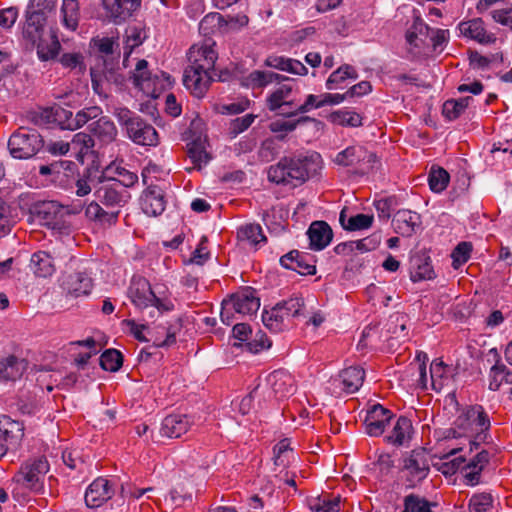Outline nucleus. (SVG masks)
I'll return each instance as SVG.
<instances>
[{"mask_svg":"<svg viewBox=\"0 0 512 512\" xmlns=\"http://www.w3.org/2000/svg\"><path fill=\"white\" fill-rule=\"evenodd\" d=\"M492 505V496L489 493L475 494L469 501L470 512H486Z\"/></svg>","mask_w":512,"mask_h":512,"instance_id":"obj_55","label":"nucleus"},{"mask_svg":"<svg viewBox=\"0 0 512 512\" xmlns=\"http://www.w3.org/2000/svg\"><path fill=\"white\" fill-rule=\"evenodd\" d=\"M49 463L45 457L28 459L23 462L12 482L32 492L43 490L44 477L49 471Z\"/></svg>","mask_w":512,"mask_h":512,"instance_id":"obj_4","label":"nucleus"},{"mask_svg":"<svg viewBox=\"0 0 512 512\" xmlns=\"http://www.w3.org/2000/svg\"><path fill=\"white\" fill-rule=\"evenodd\" d=\"M44 146V140L35 129L20 127L8 140V149L15 159H30Z\"/></svg>","mask_w":512,"mask_h":512,"instance_id":"obj_5","label":"nucleus"},{"mask_svg":"<svg viewBox=\"0 0 512 512\" xmlns=\"http://www.w3.org/2000/svg\"><path fill=\"white\" fill-rule=\"evenodd\" d=\"M50 38V43L45 42L43 37H41L39 42H35V44H32L33 46H36L37 55L39 59H41L42 61H48L50 59L55 58L61 48L60 42L56 35L51 34Z\"/></svg>","mask_w":512,"mask_h":512,"instance_id":"obj_42","label":"nucleus"},{"mask_svg":"<svg viewBox=\"0 0 512 512\" xmlns=\"http://www.w3.org/2000/svg\"><path fill=\"white\" fill-rule=\"evenodd\" d=\"M446 365L441 360H434L430 365L431 386L434 390H440L443 386L442 377L446 369Z\"/></svg>","mask_w":512,"mask_h":512,"instance_id":"obj_56","label":"nucleus"},{"mask_svg":"<svg viewBox=\"0 0 512 512\" xmlns=\"http://www.w3.org/2000/svg\"><path fill=\"white\" fill-rule=\"evenodd\" d=\"M142 211L149 216H157L163 213L166 207L163 190L157 185H149L142 193Z\"/></svg>","mask_w":512,"mask_h":512,"instance_id":"obj_17","label":"nucleus"},{"mask_svg":"<svg viewBox=\"0 0 512 512\" xmlns=\"http://www.w3.org/2000/svg\"><path fill=\"white\" fill-rule=\"evenodd\" d=\"M214 80L212 72L185 69L183 83L185 87L197 98H202Z\"/></svg>","mask_w":512,"mask_h":512,"instance_id":"obj_15","label":"nucleus"},{"mask_svg":"<svg viewBox=\"0 0 512 512\" xmlns=\"http://www.w3.org/2000/svg\"><path fill=\"white\" fill-rule=\"evenodd\" d=\"M61 13L63 25L70 30H76L79 22L78 0H63Z\"/></svg>","mask_w":512,"mask_h":512,"instance_id":"obj_40","label":"nucleus"},{"mask_svg":"<svg viewBox=\"0 0 512 512\" xmlns=\"http://www.w3.org/2000/svg\"><path fill=\"white\" fill-rule=\"evenodd\" d=\"M100 366L110 372L118 371L123 363L122 354L116 349H107L100 356Z\"/></svg>","mask_w":512,"mask_h":512,"instance_id":"obj_46","label":"nucleus"},{"mask_svg":"<svg viewBox=\"0 0 512 512\" xmlns=\"http://www.w3.org/2000/svg\"><path fill=\"white\" fill-rule=\"evenodd\" d=\"M334 163L343 167H354L360 174L373 169L376 155L361 145H352L336 154Z\"/></svg>","mask_w":512,"mask_h":512,"instance_id":"obj_7","label":"nucleus"},{"mask_svg":"<svg viewBox=\"0 0 512 512\" xmlns=\"http://www.w3.org/2000/svg\"><path fill=\"white\" fill-rule=\"evenodd\" d=\"M95 196L100 203L107 207H121L124 206L130 199V194L122 185L116 181L115 178L102 182L96 188Z\"/></svg>","mask_w":512,"mask_h":512,"instance_id":"obj_9","label":"nucleus"},{"mask_svg":"<svg viewBox=\"0 0 512 512\" xmlns=\"http://www.w3.org/2000/svg\"><path fill=\"white\" fill-rule=\"evenodd\" d=\"M46 25L45 18L39 16L35 12L25 11V23L23 26V37L31 44L39 42L41 37L44 35V29Z\"/></svg>","mask_w":512,"mask_h":512,"instance_id":"obj_27","label":"nucleus"},{"mask_svg":"<svg viewBox=\"0 0 512 512\" xmlns=\"http://www.w3.org/2000/svg\"><path fill=\"white\" fill-rule=\"evenodd\" d=\"M374 221L373 215L356 214L348 216L347 208H343L339 215V222L344 230L359 231L368 229L372 226Z\"/></svg>","mask_w":512,"mask_h":512,"instance_id":"obj_33","label":"nucleus"},{"mask_svg":"<svg viewBox=\"0 0 512 512\" xmlns=\"http://www.w3.org/2000/svg\"><path fill=\"white\" fill-rule=\"evenodd\" d=\"M320 103H321V96L318 97L316 95L309 94L306 97V100H305V102L302 105H299L293 111H287V112L283 111V112H281V116L289 118V117L296 116L297 114L307 113V112L311 111L314 108H321V107H323L322 105H320Z\"/></svg>","mask_w":512,"mask_h":512,"instance_id":"obj_52","label":"nucleus"},{"mask_svg":"<svg viewBox=\"0 0 512 512\" xmlns=\"http://www.w3.org/2000/svg\"><path fill=\"white\" fill-rule=\"evenodd\" d=\"M420 225V215L407 209L398 210L392 219L394 232L403 237L412 236Z\"/></svg>","mask_w":512,"mask_h":512,"instance_id":"obj_19","label":"nucleus"},{"mask_svg":"<svg viewBox=\"0 0 512 512\" xmlns=\"http://www.w3.org/2000/svg\"><path fill=\"white\" fill-rule=\"evenodd\" d=\"M128 297L139 310L155 307L162 314L174 309V304L166 296H157L150 282L142 276H134L128 288Z\"/></svg>","mask_w":512,"mask_h":512,"instance_id":"obj_3","label":"nucleus"},{"mask_svg":"<svg viewBox=\"0 0 512 512\" xmlns=\"http://www.w3.org/2000/svg\"><path fill=\"white\" fill-rule=\"evenodd\" d=\"M207 238L203 236L195 249V251L192 253V256L190 258V262L197 264V265H203L209 258L210 253L207 248Z\"/></svg>","mask_w":512,"mask_h":512,"instance_id":"obj_63","label":"nucleus"},{"mask_svg":"<svg viewBox=\"0 0 512 512\" xmlns=\"http://www.w3.org/2000/svg\"><path fill=\"white\" fill-rule=\"evenodd\" d=\"M472 244L470 242H460L452 251V266L454 269H458L465 264L471 255Z\"/></svg>","mask_w":512,"mask_h":512,"instance_id":"obj_49","label":"nucleus"},{"mask_svg":"<svg viewBox=\"0 0 512 512\" xmlns=\"http://www.w3.org/2000/svg\"><path fill=\"white\" fill-rule=\"evenodd\" d=\"M489 452L481 450L466 465L461 467V472L466 480V484L475 486L479 484L481 472L489 463Z\"/></svg>","mask_w":512,"mask_h":512,"instance_id":"obj_20","label":"nucleus"},{"mask_svg":"<svg viewBox=\"0 0 512 512\" xmlns=\"http://www.w3.org/2000/svg\"><path fill=\"white\" fill-rule=\"evenodd\" d=\"M228 22L217 12L207 14L199 23L200 32L207 36L220 31L221 28L227 26Z\"/></svg>","mask_w":512,"mask_h":512,"instance_id":"obj_41","label":"nucleus"},{"mask_svg":"<svg viewBox=\"0 0 512 512\" xmlns=\"http://www.w3.org/2000/svg\"><path fill=\"white\" fill-rule=\"evenodd\" d=\"M262 322L267 329L274 333L281 332L291 327V323L287 322L277 305L269 311H263Z\"/></svg>","mask_w":512,"mask_h":512,"instance_id":"obj_37","label":"nucleus"},{"mask_svg":"<svg viewBox=\"0 0 512 512\" xmlns=\"http://www.w3.org/2000/svg\"><path fill=\"white\" fill-rule=\"evenodd\" d=\"M191 423L187 415H168L162 421L160 433L168 438H179L189 430Z\"/></svg>","mask_w":512,"mask_h":512,"instance_id":"obj_21","label":"nucleus"},{"mask_svg":"<svg viewBox=\"0 0 512 512\" xmlns=\"http://www.w3.org/2000/svg\"><path fill=\"white\" fill-rule=\"evenodd\" d=\"M85 215L88 219L97 221L102 225L115 224L119 211H105L99 203L92 201L85 210Z\"/></svg>","mask_w":512,"mask_h":512,"instance_id":"obj_38","label":"nucleus"},{"mask_svg":"<svg viewBox=\"0 0 512 512\" xmlns=\"http://www.w3.org/2000/svg\"><path fill=\"white\" fill-rule=\"evenodd\" d=\"M112 114L132 142L141 146L158 145L159 136L156 129L136 112L125 106H116Z\"/></svg>","mask_w":512,"mask_h":512,"instance_id":"obj_2","label":"nucleus"},{"mask_svg":"<svg viewBox=\"0 0 512 512\" xmlns=\"http://www.w3.org/2000/svg\"><path fill=\"white\" fill-rule=\"evenodd\" d=\"M30 266L37 277L46 278L55 272L53 258L46 251H37L33 253L31 256Z\"/></svg>","mask_w":512,"mask_h":512,"instance_id":"obj_35","label":"nucleus"},{"mask_svg":"<svg viewBox=\"0 0 512 512\" xmlns=\"http://www.w3.org/2000/svg\"><path fill=\"white\" fill-rule=\"evenodd\" d=\"M89 129L93 136L104 144L113 142L118 135L115 123L107 116L99 117L89 125Z\"/></svg>","mask_w":512,"mask_h":512,"instance_id":"obj_29","label":"nucleus"},{"mask_svg":"<svg viewBox=\"0 0 512 512\" xmlns=\"http://www.w3.org/2000/svg\"><path fill=\"white\" fill-rule=\"evenodd\" d=\"M406 322L407 319L405 315L397 314L395 317H391L388 331L396 337H405L407 335Z\"/></svg>","mask_w":512,"mask_h":512,"instance_id":"obj_62","label":"nucleus"},{"mask_svg":"<svg viewBox=\"0 0 512 512\" xmlns=\"http://www.w3.org/2000/svg\"><path fill=\"white\" fill-rule=\"evenodd\" d=\"M357 78L358 73L356 69L349 64H343L330 74L326 81V87L329 90L342 88V84L347 79L356 80Z\"/></svg>","mask_w":512,"mask_h":512,"instance_id":"obj_39","label":"nucleus"},{"mask_svg":"<svg viewBox=\"0 0 512 512\" xmlns=\"http://www.w3.org/2000/svg\"><path fill=\"white\" fill-rule=\"evenodd\" d=\"M63 288L75 297L88 295L92 289V279L86 273L74 272L65 278Z\"/></svg>","mask_w":512,"mask_h":512,"instance_id":"obj_25","label":"nucleus"},{"mask_svg":"<svg viewBox=\"0 0 512 512\" xmlns=\"http://www.w3.org/2000/svg\"><path fill=\"white\" fill-rule=\"evenodd\" d=\"M113 495L114 489L110 481L98 477L86 489L85 503L89 508H98L111 499Z\"/></svg>","mask_w":512,"mask_h":512,"instance_id":"obj_11","label":"nucleus"},{"mask_svg":"<svg viewBox=\"0 0 512 512\" xmlns=\"http://www.w3.org/2000/svg\"><path fill=\"white\" fill-rule=\"evenodd\" d=\"M310 247L313 250L320 251L327 247L333 238V231L325 221H314L308 231Z\"/></svg>","mask_w":512,"mask_h":512,"instance_id":"obj_22","label":"nucleus"},{"mask_svg":"<svg viewBox=\"0 0 512 512\" xmlns=\"http://www.w3.org/2000/svg\"><path fill=\"white\" fill-rule=\"evenodd\" d=\"M407 487L414 488L430 473V460L424 449H414L403 457L401 469Z\"/></svg>","mask_w":512,"mask_h":512,"instance_id":"obj_6","label":"nucleus"},{"mask_svg":"<svg viewBox=\"0 0 512 512\" xmlns=\"http://www.w3.org/2000/svg\"><path fill=\"white\" fill-rule=\"evenodd\" d=\"M266 382L277 398H285L291 396L296 391L293 376L288 371L283 369L271 372L267 376Z\"/></svg>","mask_w":512,"mask_h":512,"instance_id":"obj_16","label":"nucleus"},{"mask_svg":"<svg viewBox=\"0 0 512 512\" xmlns=\"http://www.w3.org/2000/svg\"><path fill=\"white\" fill-rule=\"evenodd\" d=\"M230 304H234L237 315L242 317L252 316L260 307V299L256 291L251 287H246L236 292L227 299Z\"/></svg>","mask_w":512,"mask_h":512,"instance_id":"obj_13","label":"nucleus"},{"mask_svg":"<svg viewBox=\"0 0 512 512\" xmlns=\"http://www.w3.org/2000/svg\"><path fill=\"white\" fill-rule=\"evenodd\" d=\"M94 179L91 177V172L86 170L85 173L76 181V195L83 197L88 195L94 186Z\"/></svg>","mask_w":512,"mask_h":512,"instance_id":"obj_61","label":"nucleus"},{"mask_svg":"<svg viewBox=\"0 0 512 512\" xmlns=\"http://www.w3.org/2000/svg\"><path fill=\"white\" fill-rule=\"evenodd\" d=\"M428 182L433 192H442L448 185L449 174L443 168L432 169L429 174Z\"/></svg>","mask_w":512,"mask_h":512,"instance_id":"obj_51","label":"nucleus"},{"mask_svg":"<svg viewBox=\"0 0 512 512\" xmlns=\"http://www.w3.org/2000/svg\"><path fill=\"white\" fill-rule=\"evenodd\" d=\"M506 370V366L504 364L499 363V360H497L496 364L493 365L490 369L489 377V389L492 391L499 390L502 382V376L504 375V372Z\"/></svg>","mask_w":512,"mask_h":512,"instance_id":"obj_58","label":"nucleus"},{"mask_svg":"<svg viewBox=\"0 0 512 512\" xmlns=\"http://www.w3.org/2000/svg\"><path fill=\"white\" fill-rule=\"evenodd\" d=\"M471 97H464L458 100L450 99L444 102L442 113L448 120H455L468 107Z\"/></svg>","mask_w":512,"mask_h":512,"instance_id":"obj_44","label":"nucleus"},{"mask_svg":"<svg viewBox=\"0 0 512 512\" xmlns=\"http://www.w3.org/2000/svg\"><path fill=\"white\" fill-rule=\"evenodd\" d=\"M215 42L206 40L202 44L193 45L188 51L189 65L185 69L200 70L202 72L214 71L218 53L214 49Z\"/></svg>","mask_w":512,"mask_h":512,"instance_id":"obj_8","label":"nucleus"},{"mask_svg":"<svg viewBox=\"0 0 512 512\" xmlns=\"http://www.w3.org/2000/svg\"><path fill=\"white\" fill-rule=\"evenodd\" d=\"M357 251L368 252L375 250L381 242V236L379 234H372L361 240L353 241Z\"/></svg>","mask_w":512,"mask_h":512,"instance_id":"obj_60","label":"nucleus"},{"mask_svg":"<svg viewBox=\"0 0 512 512\" xmlns=\"http://www.w3.org/2000/svg\"><path fill=\"white\" fill-rule=\"evenodd\" d=\"M36 213L45 225L54 228L61 221L63 207L55 201H47L37 206Z\"/></svg>","mask_w":512,"mask_h":512,"instance_id":"obj_34","label":"nucleus"},{"mask_svg":"<svg viewBox=\"0 0 512 512\" xmlns=\"http://www.w3.org/2000/svg\"><path fill=\"white\" fill-rule=\"evenodd\" d=\"M132 78L133 84L143 92L149 94L154 91L157 76H152L148 70V62L145 59L137 62Z\"/></svg>","mask_w":512,"mask_h":512,"instance_id":"obj_30","label":"nucleus"},{"mask_svg":"<svg viewBox=\"0 0 512 512\" xmlns=\"http://www.w3.org/2000/svg\"><path fill=\"white\" fill-rule=\"evenodd\" d=\"M24 437V424L10 416H0V438L6 442L9 449L16 450Z\"/></svg>","mask_w":512,"mask_h":512,"instance_id":"obj_14","label":"nucleus"},{"mask_svg":"<svg viewBox=\"0 0 512 512\" xmlns=\"http://www.w3.org/2000/svg\"><path fill=\"white\" fill-rule=\"evenodd\" d=\"M435 277L430 257L416 255L411 259L410 278L413 282L430 280Z\"/></svg>","mask_w":512,"mask_h":512,"instance_id":"obj_31","label":"nucleus"},{"mask_svg":"<svg viewBox=\"0 0 512 512\" xmlns=\"http://www.w3.org/2000/svg\"><path fill=\"white\" fill-rule=\"evenodd\" d=\"M365 377V371L361 367L351 366L341 371L339 378L343 385V390L347 393H354L362 386Z\"/></svg>","mask_w":512,"mask_h":512,"instance_id":"obj_36","label":"nucleus"},{"mask_svg":"<svg viewBox=\"0 0 512 512\" xmlns=\"http://www.w3.org/2000/svg\"><path fill=\"white\" fill-rule=\"evenodd\" d=\"M102 114L99 106H89L79 110L71 119L69 130H75L85 125L89 120L96 119Z\"/></svg>","mask_w":512,"mask_h":512,"instance_id":"obj_45","label":"nucleus"},{"mask_svg":"<svg viewBox=\"0 0 512 512\" xmlns=\"http://www.w3.org/2000/svg\"><path fill=\"white\" fill-rule=\"evenodd\" d=\"M187 147L188 156L194 164V167L201 169L202 164H207L210 160L209 154L206 152L201 140H194L189 143Z\"/></svg>","mask_w":512,"mask_h":512,"instance_id":"obj_47","label":"nucleus"},{"mask_svg":"<svg viewBox=\"0 0 512 512\" xmlns=\"http://www.w3.org/2000/svg\"><path fill=\"white\" fill-rule=\"evenodd\" d=\"M413 431L412 422L405 416H400L390 435L386 436V441L396 446H402L411 439Z\"/></svg>","mask_w":512,"mask_h":512,"instance_id":"obj_32","label":"nucleus"},{"mask_svg":"<svg viewBox=\"0 0 512 512\" xmlns=\"http://www.w3.org/2000/svg\"><path fill=\"white\" fill-rule=\"evenodd\" d=\"M60 63L66 68H78L79 72H83L85 70L83 56L80 53H65L61 56Z\"/></svg>","mask_w":512,"mask_h":512,"instance_id":"obj_59","label":"nucleus"},{"mask_svg":"<svg viewBox=\"0 0 512 512\" xmlns=\"http://www.w3.org/2000/svg\"><path fill=\"white\" fill-rule=\"evenodd\" d=\"M280 264L286 269L300 275H314L316 273L315 259L308 253L292 250L280 258Z\"/></svg>","mask_w":512,"mask_h":512,"instance_id":"obj_10","label":"nucleus"},{"mask_svg":"<svg viewBox=\"0 0 512 512\" xmlns=\"http://www.w3.org/2000/svg\"><path fill=\"white\" fill-rule=\"evenodd\" d=\"M293 86L291 83H285L277 87L266 99L267 108L276 112L282 107H294L295 99L292 96Z\"/></svg>","mask_w":512,"mask_h":512,"instance_id":"obj_24","label":"nucleus"},{"mask_svg":"<svg viewBox=\"0 0 512 512\" xmlns=\"http://www.w3.org/2000/svg\"><path fill=\"white\" fill-rule=\"evenodd\" d=\"M70 145L79 148V153L86 154L94 146V139L89 134L79 132L73 136Z\"/></svg>","mask_w":512,"mask_h":512,"instance_id":"obj_57","label":"nucleus"},{"mask_svg":"<svg viewBox=\"0 0 512 512\" xmlns=\"http://www.w3.org/2000/svg\"><path fill=\"white\" fill-rule=\"evenodd\" d=\"M430 506L425 498L410 494L404 498V510L402 512H432Z\"/></svg>","mask_w":512,"mask_h":512,"instance_id":"obj_50","label":"nucleus"},{"mask_svg":"<svg viewBox=\"0 0 512 512\" xmlns=\"http://www.w3.org/2000/svg\"><path fill=\"white\" fill-rule=\"evenodd\" d=\"M340 505V496H335L333 498H327L324 496L318 500V504L316 505L317 512H338Z\"/></svg>","mask_w":512,"mask_h":512,"instance_id":"obj_64","label":"nucleus"},{"mask_svg":"<svg viewBox=\"0 0 512 512\" xmlns=\"http://www.w3.org/2000/svg\"><path fill=\"white\" fill-rule=\"evenodd\" d=\"M330 119L333 123L342 126L358 127L362 125L361 116L352 111L338 110L330 115Z\"/></svg>","mask_w":512,"mask_h":512,"instance_id":"obj_48","label":"nucleus"},{"mask_svg":"<svg viewBox=\"0 0 512 512\" xmlns=\"http://www.w3.org/2000/svg\"><path fill=\"white\" fill-rule=\"evenodd\" d=\"M256 115L246 114L242 117H237L230 122L229 134L231 137H236L240 133L246 131L254 122Z\"/></svg>","mask_w":512,"mask_h":512,"instance_id":"obj_54","label":"nucleus"},{"mask_svg":"<svg viewBox=\"0 0 512 512\" xmlns=\"http://www.w3.org/2000/svg\"><path fill=\"white\" fill-rule=\"evenodd\" d=\"M237 236L242 241H248L253 245L259 243H265L267 241L266 236L263 234V230L259 224H246L239 227Z\"/></svg>","mask_w":512,"mask_h":512,"instance_id":"obj_43","label":"nucleus"},{"mask_svg":"<svg viewBox=\"0 0 512 512\" xmlns=\"http://www.w3.org/2000/svg\"><path fill=\"white\" fill-rule=\"evenodd\" d=\"M141 0H103L107 16L114 23L128 19L140 6Z\"/></svg>","mask_w":512,"mask_h":512,"instance_id":"obj_18","label":"nucleus"},{"mask_svg":"<svg viewBox=\"0 0 512 512\" xmlns=\"http://www.w3.org/2000/svg\"><path fill=\"white\" fill-rule=\"evenodd\" d=\"M276 305L280 308V312L287 322L291 323V326L295 324V320L306 318L305 302L301 296H293L287 300L277 303Z\"/></svg>","mask_w":512,"mask_h":512,"instance_id":"obj_28","label":"nucleus"},{"mask_svg":"<svg viewBox=\"0 0 512 512\" xmlns=\"http://www.w3.org/2000/svg\"><path fill=\"white\" fill-rule=\"evenodd\" d=\"M57 0H29L26 7L27 12H35L47 20V15L56 7Z\"/></svg>","mask_w":512,"mask_h":512,"instance_id":"obj_53","label":"nucleus"},{"mask_svg":"<svg viewBox=\"0 0 512 512\" xmlns=\"http://www.w3.org/2000/svg\"><path fill=\"white\" fill-rule=\"evenodd\" d=\"M393 416V413L382 405H373L367 411L364 421L366 433L373 437L382 435Z\"/></svg>","mask_w":512,"mask_h":512,"instance_id":"obj_12","label":"nucleus"},{"mask_svg":"<svg viewBox=\"0 0 512 512\" xmlns=\"http://www.w3.org/2000/svg\"><path fill=\"white\" fill-rule=\"evenodd\" d=\"M27 361L14 355L0 359V380L16 381L27 369Z\"/></svg>","mask_w":512,"mask_h":512,"instance_id":"obj_26","label":"nucleus"},{"mask_svg":"<svg viewBox=\"0 0 512 512\" xmlns=\"http://www.w3.org/2000/svg\"><path fill=\"white\" fill-rule=\"evenodd\" d=\"M322 169V158L317 152L284 156L268 170V180L294 187L302 185Z\"/></svg>","mask_w":512,"mask_h":512,"instance_id":"obj_1","label":"nucleus"},{"mask_svg":"<svg viewBox=\"0 0 512 512\" xmlns=\"http://www.w3.org/2000/svg\"><path fill=\"white\" fill-rule=\"evenodd\" d=\"M459 30L464 36L476 40L481 44H490L496 41V37L493 34L487 33L481 18L461 22L459 24Z\"/></svg>","mask_w":512,"mask_h":512,"instance_id":"obj_23","label":"nucleus"}]
</instances>
